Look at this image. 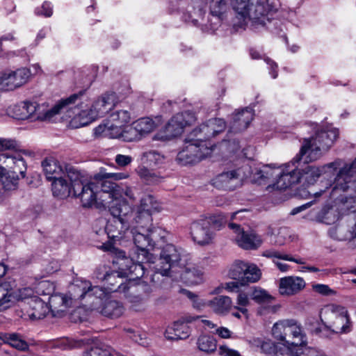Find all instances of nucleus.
<instances>
[{"instance_id":"obj_1","label":"nucleus","mask_w":356,"mask_h":356,"mask_svg":"<svg viewBox=\"0 0 356 356\" xmlns=\"http://www.w3.org/2000/svg\"><path fill=\"white\" fill-rule=\"evenodd\" d=\"M338 137L337 129L316 132L314 136L305 139L296 161L303 160L305 163L318 159L323 152H327Z\"/></svg>"},{"instance_id":"obj_2","label":"nucleus","mask_w":356,"mask_h":356,"mask_svg":"<svg viewBox=\"0 0 356 356\" xmlns=\"http://www.w3.org/2000/svg\"><path fill=\"white\" fill-rule=\"evenodd\" d=\"M232 4L236 11V24L243 27L249 22L252 26H264L266 24V8L259 0H232Z\"/></svg>"},{"instance_id":"obj_3","label":"nucleus","mask_w":356,"mask_h":356,"mask_svg":"<svg viewBox=\"0 0 356 356\" xmlns=\"http://www.w3.org/2000/svg\"><path fill=\"white\" fill-rule=\"evenodd\" d=\"M68 179L72 181V195L80 199L83 207L94 204L102 207L97 195V186L94 182H86L81 172L74 166L67 168Z\"/></svg>"},{"instance_id":"obj_4","label":"nucleus","mask_w":356,"mask_h":356,"mask_svg":"<svg viewBox=\"0 0 356 356\" xmlns=\"http://www.w3.org/2000/svg\"><path fill=\"white\" fill-rule=\"evenodd\" d=\"M84 94L83 91H81L77 94H73L66 99H61L51 108L44 110L43 106L39 105L37 102H24L22 108L23 110L19 118L22 120L31 118L33 115H35L36 118L41 121H49L56 115L66 110L68 111L71 109L70 106L76 102Z\"/></svg>"},{"instance_id":"obj_5","label":"nucleus","mask_w":356,"mask_h":356,"mask_svg":"<svg viewBox=\"0 0 356 356\" xmlns=\"http://www.w3.org/2000/svg\"><path fill=\"white\" fill-rule=\"evenodd\" d=\"M195 134L191 132L188 134L183 149L177 154V160L181 165L198 163L212 152L207 143L199 140Z\"/></svg>"},{"instance_id":"obj_6","label":"nucleus","mask_w":356,"mask_h":356,"mask_svg":"<svg viewBox=\"0 0 356 356\" xmlns=\"http://www.w3.org/2000/svg\"><path fill=\"white\" fill-rule=\"evenodd\" d=\"M181 251L172 244H166L161 249L159 259L154 257L155 275L171 276L172 268H176L181 260Z\"/></svg>"},{"instance_id":"obj_7","label":"nucleus","mask_w":356,"mask_h":356,"mask_svg":"<svg viewBox=\"0 0 356 356\" xmlns=\"http://www.w3.org/2000/svg\"><path fill=\"white\" fill-rule=\"evenodd\" d=\"M74 300H86V303L92 310H98L106 298L105 291L97 286H92L88 282H82L81 285L74 284L72 286Z\"/></svg>"},{"instance_id":"obj_8","label":"nucleus","mask_w":356,"mask_h":356,"mask_svg":"<svg viewBox=\"0 0 356 356\" xmlns=\"http://www.w3.org/2000/svg\"><path fill=\"white\" fill-rule=\"evenodd\" d=\"M348 193L350 198L356 197V159L350 165H346L334 179L333 191Z\"/></svg>"},{"instance_id":"obj_9","label":"nucleus","mask_w":356,"mask_h":356,"mask_svg":"<svg viewBox=\"0 0 356 356\" xmlns=\"http://www.w3.org/2000/svg\"><path fill=\"white\" fill-rule=\"evenodd\" d=\"M296 159V156L290 163L284 164L282 169H280V174L275 183L277 189L285 190L300 181L301 175L298 167L302 160L298 161Z\"/></svg>"},{"instance_id":"obj_10","label":"nucleus","mask_w":356,"mask_h":356,"mask_svg":"<svg viewBox=\"0 0 356 356\" xmlns=\"http://www.w3.org/2000/svg\"><path fill=\"white\" fill-rule=\"evenodd\" d=\"M326 323L327 327L335 333H348L351 330L348 311L343 307L333 306Z\"/></svg>"},{"instance_id":"obj_11","label":"nucleus","mask_w":356,"mask_h":356,"mask_svg":"<svg viewBox=\"0 0 356 356\" xmlns=\"http://www.w3.org/2000/svg\"><path fill=\"white\" fill-rule=\"evenodd\" d=\"M118 103V98L115 92H107L96 100L90 108V117L81 120L83 124H89L96 118L102 117L108 113Z\"/></svg>"},{"instance_id":"obj_12","label":"nucleus","mask_w":356,"mask_h":356,"mask_svg":"<svg viewBox=\"0 0 356 356\" xmlns=\"http://www.w3.org/2000/svg\"><path fill=\"white\" fill-rule=\"evenodd\" d=\"M131 234L134 243L138 249L137 254L139 255V261L154 263V257L149 252V248L154 247L149 232L138 229H131Z\"/></svg>"},{"instance_id":"obj_13","label":"nucleus","mask_w":356,"mask_h":356,"mask_svg":"<svg viewBox=\"0 0 356 356\" xmlns=\"http://www.w3.org/2000/svg\"><path fill=\"white\" fill-rule=\"evenodd\" d=\"M152 201L153 197L151 195H146L141 199L140 207L132 222L135 225L132 229L147 231L152 226Z\"/></svg>"},{"instance_id":"obj_14","label":"nucleus","mask_w":356,"mask_h":356,"mask_svg":"<svg viewBox=\"0 0 356 356\" xmlns=\"http://www.w3.org/2000/svg\"><path fill=\"white\" fill-rule=\"evenodd\" d=\"M197 118L191 111H184L174 115L165 126V133L168 137H176L184 131V129L196 122Z\"/></svg>"},{"instance_id":"obj_15","label":"nucleus","mask_w":356,"mask_h":356,"mask_svg":"<svg viewBox=\"0 0 356 356\" xmlns=\"http://www.w3.org/2000/svg\"><path fill=\"white\" fill-rule=\"evenodd\" d=\"M191 235L193 240L201 245L212 243L215 238V232L205 219L196 220L191 224Z\"/></svg>"},{"instance_id":"obj_16","label":"nucleus","mask_w":356,"mask_h":356,"mask_svg":"<svg viewBox=\"0 0 356 356\" xmlns=\"http://www.w3.org/2000/svg\"><path fill=\"white\" fill-rule=\"evenodd\" d=\"M31 76L28 68L22 67L15 71L8 70L0 77V85L6 86L8 90H13L25 84Z\"/></svg>"},{"instance_id":"obj_17","label":"nucleus","mask_w":356,"mask_h":356,"mask_svg":"<svg viewBox=\"0 0 356 356\" xmlns=\"http://www.w3.org/2000/svg\"><path fill=\"white\" fill-rule=\"evenodd\" d=\"M3 164L5 166L1 168L8 169V172L10 174H14L19 178V175L22 177H25L26 165L24 159L19 154H15V155L2 154L0 156V165Z\"/></svg>"},{"instance_id":"obj_18","label":"nucleus","mask_w":356,"mask_h":356,"mask_svg":"<svg viewBox=\"0 0 356 356\" xmlns=\"http://www.w3.org/2000/svg\"><path fill=\"white\" fill-rule=\"evenodd\" d=\"M305 286V281L300 277H284L280 280L279 293L284 296H294L302 291Z\"/></svg>"},{"instance_id":"obj_19","label":"nucleus","mask_w":356,"mask_h":356,"mask_svg":"<svg viewBox=\"0 0 356 356\" xmlns=\"http://www.w3.org/2000/svg\"><path fill=\"white\" fill-rule=\"evenodd\" d=\"M95 180L97 181V188L100 187V191H97L100 205L110 203L111 200L121 195L118 185L108 179L99 177Z\"/></svg>"},{"instance_id":"obj_20","label":"nucleus","mask_w":356,"mask_h":356,"mask_svg":"<svg viewBox=\"0 0 356 356\" xmlns=\"http://www.w3.org/2000/svg\"><path fill=\"white\" fill-rule=\"evenodd\" d=\"M240 170H232L218 175L213 180L212 184L218 188L234 190L241 184Z\"/></svg>"},{"instance_id":"obj_21","label":"nucleus","mask_w":356,"mask_h":356,"mask_svg":"<svg viewBox=\"0 0 356 356\" xmlns=\"http://www.w3.org/2000/svg\"><path fill=\"white\" fill-rule=\"evenodd\" d=\"M111 200L110 203L101 206L108 208L113 218L129 220L133 212L131 206L124 199L121 198V195Z\"/></svg>"},{"instance_id":"obj_22","label":"nucleus","mask_w":356,"mask_h":356,"mask_svg":"<svg viewBox=\"0 0 356 356\" xmlns=\"http://www.w3.org/2000/svg\"><path fill=\"white\" fill-rule=\"evenodd\" d=\"M102 247L104 250L113 252H118V257L121 258V260L123 261L120 265H123L124 264L126 265L127 268L124 270L128 272L132 279H139L145 275V267L143 264V262L139 261V255L137 256V263H134L132 260L125 257L124 252L118 251L111 245H109V247L107 245H103Z\"/></svg>"},{"instance_id":"obj_23","label":"nucleus","mask_w":356,"mask_h":356,"mask_svg":"<svg viewBox=\"0 0 356 356\" xmlns=\"http://www.w3.org/2000/svg\"><path fill=\"white\" fill-rule=\"evenodd\" d=\"M130 227L129 221L124 218H112L108 220L105 231L108 237L112 240L122 238Z\"/></svg>"},{"instance_id":"obj_24","label":"nucleus","mask_w":356,"mask_h":356,"mask_svg":"<svg viewBox=\"0 0 356 356\" xmlns=\"http://www.w3.org/2000/svg\"><path fill=\"white\" fill-rule=\"evenodd\" d=\"M253 118L254 113L252 108H245L237 111L232 114L230 129L234 132L244 131L248 127Z\"/></svg>"},{"instance_id":"obj_25","label":"nucleus","mask_w":356,"mask_h":356,"mask_svg":"<svg viewBox=\"0 0 356 356\" xmlns=\"http://www.w3.org/2000/svg\"><path fill=\"white\" fill-rule=\"evenodd\" d=\"M42 166L47 179L51 181L56 178H60L63 175L67 176V168L72 165L71 164L62 165L56 159L49 157L42 162Z\"/></svg>"},{"instance_id":"obj_26","label":"nucleus","mask_w":356,"mask_h":356,"mask_svg":"<svg viewBox=\"0 0 356 356\" xmlns=\"http://www.w3.org/2000/svg\"><path fill=\"white\" fill-rule=\"evenodd\" d=\"M202 305H207L217 315L227 316L233 308V302L227 296H218L212 300L203 302Z\"/></svg>"},{"instance_id":"obj_27","label":"nucleus","mask_w":356,"mask_h":356,"mask_svg":"<svg viewBox=\"0 0 356 356\" xmlns=\"http://www.w3.org/2000/svg\"><path fill=\"white\" fill-rule=\"evenodd\" d=\"M302 163H305L303 160L301 161L300 166L298 167V170L300 171L301 179H304L307 184H314V181L318 178L324 172L326 167L337 168V162L330 163L323 167H317L313 165H307L305 167L302 166Z\"/></svg>"},{"instance_id":"obj_28","label":"nucleus","mask_w":356,"mask_h":356,"mask_svg":"<svg viewBox=\"0 0 356 356\" xmlns=\"http://www.w3.org/2000/svg\"><path fill=\"white\" fill-rule=\"evenodd\" d=\"M74 296L68 298L64 294L54 293L49 298V309L54 316H62L71 304Z\"/></svg>"},{"instance_id":"obj_29","label":"nucleus","mask_w":356,"mask_h":356,"mask_svg":"<svg viewBox=\"0 0 356 356\" xmlns=\"http://www.w3.org/2000/svg\"><path fill=\"white\" fill-rule=\"evenodd\" d=\"M67 175H63L60 178L54 179L51 184V190L54 196L60 199H64L72 194V181H67Z\"/></svg>"},{"instance_id":"obj_30","label":"nucleus","mask_w":356,"mask_h":356,"mask_svg":"<svg viewBox=\"0 0 356 356\" xmlns=\"http://www.w3.org/2000/svg\"><path fill=\"white\" fill-rule=\"evenodd\" d=\"M29 307L27 311L29 318L32 320H39L44 318L49 312L48 305L39 297L32 298L28 302Z\"/></svg>"},{"instance_id":"obj_31","label":"nucleus","mask_w":356,"mask_h":356,"mask_svg":"<svg viewBox=\"0 0 356 356\" xmlns=\"http://www.w3.org/2000/svg\"><path fill=\"white\" fill-rule=\"evenodd\" d=\"M97 312L106 317L116 318L124 313V307L117 300L108 299L102 303Z\"/></svg>"},{"instance_id":"obj_32","label":"nucleus","mask_w":356,"mask_h":356,"mask_svg":"<svg viewBox=\"0 0 356 356\" xmlns=\"http://www.w3.org/2000/svg\"><path fill=\"white\" fill-rule=\"evenodd\" d=\"M293 319H283L276 322L272 328V334L277 340L282 341L284 345L290 348V341L286 340V336H290L291 328Z\"/></svg>"},{"instance_id":"obj_33","label":"nucleus","mask_w":356,"mask_h":356,"mask_svg":"<svg viewBox=\"0 0 356 356\" xmlns=\"http://www.w3.org/2000/svg\"><path fill=\"white\" fill-rule=\"evenodd\" d=\"M236 241L240 247L245 250L257 249L262 243L261 237L252 232H244L241 235L236 236Z\"/></svg>"},{"instance_id":"obj_34","label":"nucleus","mask_w":356,"mask_h":356,"mask_svg":"<svg viewBox=\"0 0 356 356\" xmlns=\"http://www.w3.org/2000/svg\"><path fill=\"white\" fill-rule=\"evenodd\" d=\"M181 277L188 284L196 285L203 282L204 272L197 266L187 267L181 273Z\"/></svg>"},{"instance_id":"obj_35","label":"nucleus","mask_w":356,"mask_h":356,"mask_svg":"<svg viewBox=\"0 0 356 356\" xmlns=\"http://www.w3.org/2000/svg\"><path fill=\"white\" fill-rule=\"evenodd\" d=\"M249 343L252 348L259 350L267 355H272L276 353V345L270 339L256 337L250 340Z\"/></svg>"},{"instance_id":"obj_36","label":"nucleus","mask_w":356,"mask_h":356,"mask_svg":"<svg viewBox=\"0 0 356 356\" xmlns=\"http://www.w3.org/2000/svg\"><path fill=\"white\" fill-rule=\"evenodd\" d=\"M288 327L291 328L290 336H291L293 339L297 340V341H290V346L296 347L298 346L306 345V334L304 333L302 327L300 323L293 319L291 326H289Z\"/></svg>"},{"instance_id":"obj_37","label":"nucleus","mask_w":356,"mask_h":356,"mask_svg":"<svg viewBox=\"0 0 356 356\" xmlns=\"http://www.w3.org/2000/svg\"><path fill=\"white\" fill-rule=\"evenodd\" d=\"M3 340L6 343L18 350L28 351L29 350V343L18 333H6L3 335Z\"/></svg>"},{"instance_id":"obj_38","label":"nucleus","mask_w":356,"mask_h":356,"mask_svg":"<svg viewBox=\"0 0 356 356\" xmlns=\"http://www.w3.org/2000/svg\"><path fill=\"white\" fill-rule=\"evenodd\" d=\"M13 294V286L10 282H0V310H4L10 307Z\"/></svg>"},{"instance_id":"obj_39","label":"nucleus","mask_w":356,"mask_h":356,"mask_svg":"<svg viewBox=\"0 0 356 356\" xmlns=\"http://www.w3.org/2000/svg\"><path fill=\"white\" fill-rule=\"evenodd\" d=\"M250 297L259 305H268L275 300V298L267 291L259 287H253L250 293Z\"/></svg>"},{"instance_id":"obj_40","label":"nucleus","mask_w":356,"mask_h":356,"mask_svg":"<svg viewBox=\"0 0 356 356\" xmlns=\"http://www.w3.org/2000/svg\"><path fill=\"white\" fill-rule=\"evenodd\" d=\"M19 179L14 174L1 172L0 175V195H3L4 191L15 190Z\"/></svg>"},{"instance_id":"obj_41","label":"nucleus","mask_w":356,"mask_h":356,"mask_svg":"<svg viewBox=\"0 0 356 356\" xmlns=\"http://www.w3.org/2000/svg\"><path fill=\"white\" fill-rule=\"evenodd\" d=\"M134 124L141 138L153 131L156 127L155 122L149 118H140L135 121Z\"/></svg>"},{"instance_id":"obj_42","label":"nucleus","mask_w":356,"mask_h":356,"mask_svg":"<svg viewBox=\"0 0 356 356\" xmlns=\"http://www.w3.org/2000/svg\"><path fill=\"white\" fill-rule=\"evenodd\" d=\"M248 269L245 270L244 276L241 284L254 283L261 278V273L260 269L254 264L247 263Z\"/></svg>"},{"instance_id":"obj_43","label":"nucleus","mask_w":356,"mask_h":356,"mask_svg":"<svg viewBox=\"0 0 356 356\" xmlns=\"http://www.w3.org/2000/svg\"><path fill=\"white\" fill-rule=\"evenodd\" d=\"M114 355L115 352L112 348L105 344H99L87 349L83 356H113Z\"/></svg>"},{"instance_id":"obj_44","label":"nucleus","mask_w":356,"mask_h":356,"mask_svg":"<svg viewBox=\"0 0 356 356\" xmlns=\"http://www.w3.org/2000/svg\"><path fill=\"white\" fill-rule=\"evenodd\" d=\"M249 296L250 294L242 291H239L236 298L235 305H234L236 309L242 312L245 319H248L249 316L248 309V307L250 305Z\"/></svg>"},{"instance_id":"obj_45","label":"nucleus","mask_w":356,"mask_h":356,"mask_svg":"<svg viewBox=\"0 0 356 356\" xmlns=\"http://www.w3.org/2000/svg\"><path fill=\"white\" fill-rule=\"evenodd\" d=\"M35 297H37V296L34 295V291L32 288L25 287L17 290L13 289V294L10 296V298L12 299V303H13L15 301L19 300L23 301L25 300H29V301L32 299V298Z\"/></svg>"},{"instance_id":"obj_46","label":"nucleus","mask_w":356,"mask_h":356,"mask_svg":"<svg viewBox=\"0 0 356 356\" xmlns=\"http://www.w3.org/2000/svg\"><path fill=\"white\" fill-rule=\"evenodd\" d=\"M197 346L201 351L211 353L216 349V341L213 337L203 335L198 338Z\"/></svg>"},{"instance_id":"obj_47","label":"nucleus","mask_w":356,"mask_h":356,"mask_svg":"<svg viewBox=\"0 0 356 356\" xmlns=\"http://www.w3.org/2000/svg\"><path fill=\"white\" fill-rule=\"evenodd\" d=\"M110 118L113 122L120 125L128 123L131 119V108L117 109L111 114Z\"/></svg>"},{"instance_id":"obj_48","label":"nucleus","mask_w":356,"mask_h":356,"mask_svg":"<svg viewBox=\"0 0 356 356\" xmlns=\"http://www.w3.org/2000/svg\"><path fill=\"white\" fill-rule=\"evenodd\" d=\"M96 277L102 281H109L114 278L120 280V276L118 272L111 270L110 268L106 265H100L95 270Z\"/></svg>"},{"instance_id":"obj_49","label":"nucleus","mask_w":356,"mask_h":356,"mask_svg":"<svg viewBox=\"0 0 356 356\" xmlns=\"http://www.w3.org/2000/svg\"><path fill=\"white\" fill-rule=\"evenodd\" d=\"M141 159L150 167H155L163 162L164 156L155 151H149L143 154Z\"/></svg>"},{"instance_id":"obj_50","label":"nucleus","mask_w":356,"mask_h":356,"mask_svg":"<svg viewBox=\"0 0 356 356\" xmlns=\"http://www.w3.org/2000/svg\"><path fill=\"white\" fill-rule=\"evenodd\" d=\"M138 173L148 184H158L163 179L161 176L144 166L138 168Z\"/></svg>"},{"instance_id":"obj_51","label":"nucleus","mask_w":356,"mask_h":356,"mask_svg":"<svg viewBox=\"0 0 356 356\" xmlns=\"http://www.w3.org/2000/svg\"><path fill=\"white\" fill-rule=\"evenodd\" d=\"M247 263L244 262L243 261H236L232 266L230 270H229V275L234 280H237L241 283L242 282L245 270L247 268Z\"/></svg>"},{"instance_id":"obj_52","label":"nucleus","mask_w":356,"mask_h":356,"mask_svg":"<svg viewBox=\"0 0 356 356\" xmlns=\"http://www.w3.org/2000/svg\"><path fill=\"white\" fill-rule=\"evenodd\" d=\"M191 132H195L196 137L204 142H207V140L215 136L212 129H211L209 127V120L206 123L202 124L198 127L194 129Z\"/></svg>"},{"instance_id":"obj_53","label":"nucleus","mask_w":356,"mask_h":356,"mask_svg":"<svg viewBox=\"0 0 356 356\" xmlns=\"http://www.w3.org/2000/svg\"><path fill=\"white\" fill-rule=\"evenodd\" d=\"M280 174V168L273 169L266 166L257 172V179L264 181H273Z\"/></svg>"},{"instance_id":"obj_54","label":"nucleus","mask_w":356,"mask_h":356,"mask_svg":"<svg viewBox=\"0 0 356 356\" xmlns=\"http://www.w3.org/2000/svg\"><path fill=\"white\" fill-rule=\"evenodd\" d=\"M141 138L138 131L133 123L130 126H127L122 129L121 139L126 142H132L138 140Z\"/></svg>"},{"instance_id":"obj_55","label":"nucleus","mask_w":356,"mask_h":356,"mask_svg":"<svg viewBox=\"0 0 356 356\" xmlns=\"http://www.w3.org/2000/svg\"><path fill=\"white\" fill-rule=\"evenodd\" d=\"M208 221L209 226L216 229H220L224 227L228 221V217L224 214L219 213L205 218Z\"/></svg>"},{"instance_id":"obj_56","label":"nucleus","mask_w":356,"mask_h":356,"mask_svg":"<svg viewBox=\"0 0 356 356\" xmlns=\"http://www.w3.org/2000/svg\"><path fill=\"white\" fill-rule=\"evenodd\" d=\"M177 340L185 339L190 335V328L186 323L175 322L173 325Z\"/></svg>"},{"instance_id":"obj_57","label":"nucleus","mask_w":356,"mask_h":356,"mask_svg":"<svg viewBox=\"0 0 356 356\" xmlns=\"http://www.w3.org/2000/svg\"><path fill=\"white\" fill-rule=\"evenodd\" d=\"M321 215L323 221L327 225H332L339 219V213L333 207L324 208L321 211Z\"/></svg>"},{"instance_id":"obj_58","label":"nucleus","mask_w":356,"mask_h":356,"mask_svg":"<svg viewBox=\"0 0 356 356\" xmlns=\"http://www.w3.org/2000/svg\"><path fill=\"white\" fill-rule=\"evenodd\" d=\"M76 345V342L67 338L60 339L49 343L51 348H60L63 350L72 349Z\"/></svg>"},{"instance_id":"obj_59","label":"nucleus","mask_w":356,"mask_h":356,"mask_svg":"<svg viewBox=\"0 0 356 356\" xmlns=\"http://www.w3.org/2000/svg\"><path fill=\"white\" fill-rule=\"evenodd\" d=\"M209 7L211 13L213 16L220 17L225 9L226 3L225 0H210Z\"/></svg>"},{"instance_id":"obj_60","label":"nucleus","mask_w":356,"mask_h":356,"mask_svg":"<svg viewBox=\"0 0 356 356\" xmlns=\"http://www.w3.org/2000/svg\"><path fill=\"white\" fill-rule=\"evenodd\" d=\"M209 124L215 136L224 131L226 127L225 122L221 118L209 120Z\"/></svg>"},{"instance_id":"obj_61","label":"nucleus","mask_w":356,"mask_h":356,"mask_svg":"<svg viewBox=\"0 0 356 356\" xmlns=\"http://www.w3.org/2000/svg\"><path fill=\"white\" fill-rule=\"evenodd\" d=\"M147 232H149L152 242L154 246L156 242H158L159 240H163L165 237V231L162 229L161 227H155L152 226L149 229H147Z\"/></svg>"},{"instance_id":"obj_62","label":"nucleus","mask_w":356,"mask_h":356,"mask_svg":"<svg viewBox=\"0 0 356 356\" xmlns=\"http://www.w3.org/2000/svg\"><path fill=\"white\" fill-rule=\"evenodd\" d=\"M54 290V286L53 283L47 280L42 281L38 285V292L41 295L51 296Z\"/></svg>"},{"instance_id":"obj_63","label":"nucleus","mask_w":356,"mask_h":356,"mask_svg":"<svg viewBox=\"0 0 356 356\" xmlns=\"http://www.w3.org/2000/svg\"><path fill=\"white\" fill-rule=\"evenodd\" d=\"M129 177V175L123 172L118 173H108V172H99L94 176L95 179H99V177L108 179L112 180H121L126 179Z\"/></svg>"},{"instance_id":"obj_64","label":"nucleus","mask_w":356,"mask_h":356,"mask_svg":"<svg viewBox=\"0 0 356 356\" xmlns=\"http://www.w3.org/2000/svg\"><path fill=\"white\" fill-rule=\"evenodd\" d=\"M17 146L15 140L0 138V152L16 149Z\"/></svg>"}]
</instances>
